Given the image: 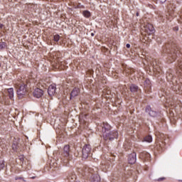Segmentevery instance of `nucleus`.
<instances>
[{"label": "nucleus", "mask_w": 182, "mask_h": 182, "mask_svg": "<svg viewBox=\"0 0 182 182\" xmlns=\"http://www.w3.org/2000/svg\"><path fill=\"white\" fill-rule=\"evenodd\" d=\"M163 53L168 55L171 62H174L180 56V47L174 40H170L162 47Z\"/></svg>", "instance_id": "nucleus-1"}, {"label": "nucleus", "mask_w": 182, "mask_h": 182, "mask_svg": "<svg viewBox=\"0 0 182 182\" xmlns=\"http://www.w3.org/2000/svg\"><path fill=\"white\" fill-rule=\"evenodd\" d=\"M17 95L18 97L22 98L28 94V85L22 80H17L15 83Z\"/></svg>", "instance_id": "nucleus-2"}, {"label": "nucleus", "mask_w": 182, "mask_h": 182, "mask_svg": "<svg viewBox=\"0 0 182 182\" xmlns=\"http://www.w3.org/2000/svg\"><path fill=\"white\" fill-rule=\"evenodd\" d=\"M117 137H119V132H117V131H109L107 132V134H103V138L105 141H107V140L112 141L114 140V139H117Z\"/></svg>", "instance_id": "nucleus-3"}, {"label": "nucleus", "mask_w": 182, "mask_h": 182, "mask_svg": "<svg viewBox=\"0 0 182 182\" xmlns=\"http://www.w3.org/2000/svg\"><path fill=\"white\" fill-rule=\"evenodd\" d=\"M82 159H87L92 156V146L90 144H85L82 148Z\"/></svg>", "instance_id": "nucleus-4"}, {"label": "nucleus", "mask_w": 182, "mask_h": 182, "mask_svg": "<svg viewBox=\"0 0 182 182\" xmlns=\"http://www.w3.org/2000/svg\"><path fill=\"white\" fill-rule=\"evenodd\" d=\"M146 113H148V114L151 117H159L160 115V113H159L157 111H154L151 109V107L150 105H147L145 108Z\"/></svg>", "instance_id": "nucleus-5"}, {"label": "nucleus", "mask_w": 182, "mask_h": 182, "mask_svg": "<svg viewBox=\"0 0 182 182\" xmlns=\"http://www.w3.org/2000/svg\"><path fill=\"white\" fill-rule=\"evenodd\" d=\"M143 31H144L146 33H148V35H151L154 33V27L153 24L148 23L144 26Z\"/></svg>", "instance_id": "nucleus-6"}, {"label": "nucleus", "mask_w": 182, "mask_h": 182, "mask_svg": "<svg viewBox=\"0 0 182 182\" xmlns=\"http://www.w3.org/2000/svg\"><path fill=\"white\" fill-rule=\"evenodd\" d=\"M63 156L67 158V160H72V156H70V146L65 145L63 149Z\"/></svg>", "instance_id": "nucleus-7"}, {"label": "nucleus", "mask_w": 182, "mask_h": 182, "mask_svg": "<svg viewBox=\"0 0 182 182\" xmlns=\"http://www.w3.org/2000/svg\"><path fill=\"white\" fill-rule=\"evenodd\" d=\"M101 129L103 134H106L107 133L109 132L112 130V126L109 124L107 122H104L101 125Z\"/></svg>", "instance_id": "nucleus-8"}, {"label": "nucleus", "mask_w": 182, "mask_h": 182, "mask_svg": "<svg viewBox=\"0 0 182 182\" xmlns=\"http://www.w3.org/2000/svg\"><path fill=\"white\" fill-rule=\"evenodd\" d=\"M139 159L143 161H150V154L147 151H142L139 154Z\"/></svg>", "instance_id": "nucleus-9"}, {"label": "nucleus", "mask_w": 182, "mask_h": 182, "mask_svg": "<svg viewBox=\"0 0 182 182\" xmlns=\"http://www.w3.org/2000/svg\"><path fill=\"white\" fill-rule=\"evenodd\" d=\"M166 147V143L164 141H161L159 142H157L156 146H155V150H157L160 153L163 151V149Z\"/></svg>", "instance_id": "nucleus-10"}, {"label": "nucleus", "mask_w": 182, "mask_h": 182, "mask_svg": "<svg viewBox=\"0 0 182 182\" xmlns=\"http://www.w3.org/2000/svg\"><path fill=\"white\" fill-rule=\"evenodd\" d=\"M137 155L136 154V152H133L128 156V163L129 164H134L136 163Z\"/></svg>", "instance_id": "nucleus-11"}, {"label": "nucleus", "mask_w": 182, "mask_h": 182, "mask_svg": "<svg viewBox=\"0 0 182 182\" xmlns=\"http://www.w3.org/2000/svg\"><path fill=\"white\" fill-rule=\"evenodd\" d=\"M33 95L34 97L39 99V97H42V96H43V90H42L41 88H36L33 92Z\"/></svg>", "instance_id": "nucleus-12"}, {"label": "nucleus", "mask_w": 182, "mask_h": 182, "mask_svg": "<svg viewBox=\"0 0 182 182\" xmlns=\"http://www.w3.org/2000/svg\"><path fill=\"white\" fill-rule=\"evenodd\" d=\"M48 93L49 96H54L55 93H56V85H50L48 87Z\"/></svg>", "instance_id": "nucleus-13"}, {"label": "nucleus", "mask_w": 182, "mask_h": 182, "mask_svg": "<svg viewBox=\"0 0 182 182\" xmlns=\"http://www.w3.org/2000/svg\"><path fill=\"white\" fill-rule=\"evenodd\" d=\"M79 93H80V90L79 88L75 87L70 93V99H72V97H76Z\"/></svg>", "instance_id": "nucleus-14"}, {"label": "nucleus", "mask_w": 182, "mask_h": 182, "mask_svg": "<svg viewBox=\"0 0 182 182\" xmlns=\"http://www.w3.org/2000/svg\"><path fill=\"white\" fill-rule=\"evenodd\" d=\"M129 90L132 92V93H136V92H139V86H137L136 84H132L129 86Z\"/></svg>", "instance_id": "nucleus-15"}, {"label": "nucleus", "mask_w": 182, "mask_h": 182, "mask_svg": "<svg viewBox=\"0 0 182 182\" xmlns=\"http://www.w3.org/2000/svg\"><path fill=\"white\" fill-rule=\"evenodd\" d=\"M124 72V73H126L127 76H130V75H133V73H134V69L125 68Z\"/></svg>", "instance_id": "nucleus-16"}, {"label": "nucleus", "mask_w": 182, "mask_h": 182, "mask_svg": "<svg viewBox=\"0 0 182 182\" xmlns=\"http://www.w3.org/2000/svg\"><path fill=\"white\" fill-rule=\"evenodd\" d=\"M50 168L53 171L58 168V163L56 161H51L50 163Z\"/></svg>", "instance_id": "nucleus-17"}, {"label": "nucleus", "mask_w": 182, "mask_h": 182, "mask_svg": "<svg viewBox=\"0 0 182 182\" xmlns=\"http://www.w3.org/2000/svg\"><path fill=\"white\" fill-rule=\"evenodd\" d=\"M69 181L74 182L75 180L77 179V177L76 176V174L75 173H70L68 177Z\"/></svg>", "instance_id": "nucleus-18"}, {"label": "nucleus", "mask_w": 182, "mask_h": 182, "mask_svg": "<svg viewBox=\"0 0 182 182\" xmlns=\"http://www.w3.org/2000/svg\"><path fill=\"white\" fill-rule=\"evenodd\" d=\"M91 182H100V176L97 175H92L91 177Z\"/></svg>", "instance_id": "nucleus-19"}, {"label": "nucleus", "mask_w": 182, "mask_h": 182, "mask_svg": "<svg viewBox=\"0 0 182 182\" xmlns=\"http://www.w3.org/2000/svg\"><path fill=\"white\" fill-rule=\"evenodd\" d=\"M7 92L9 93V97L11 100H14V88H9L7 90Z\"/></svg>", "instance_id": "nucleus-20"}, {"label": "nucleus", "mask_w": 182, "mask_h": 182, "mask_svg": "<svg viewBox=\"0 0 182 182\" xmlns=\"http://www.w3.org/2000/svg\"><path fill=\"white\" fill-rule=\"evenodd\" d=\"M175 9H176V6L171 3H170L167 6V9H168V12H171V11H174Z\"/></svg>", "instance_id": "nucleus-21"}, {"label": "nucleus", "mask_w": 182, "mask_h": 182, "mask_svg": "<svg viewBox=\"0 0 182 182\" xmlns=\"http://www.w3.org/2000/svg\"><path fill=\"white\" fill-rule=\"evenodd\" d=\"M82 15L85 16V18H90L92 16V14H90V11L87 10H85L82 11Z\"/></svg>", "instance_id": "nucleus-22"}, {"label": "nucleus", "mask_w": 182, "mask_h": 182, "mask_svg": "<svg viewBox=\"0 0 182 182\" xmlns=\"http://www.w3.org/2000/svg\"><path fill=\"white\" fill-rule=\"evenodd\" d=\"M115 159H116V155H114V154H111L108 161H109V163H114Z\"/></svg>", "instance_id": "nucleus-23"}, {"label": "nucleus", "mask_w": 182, "mask_h": 182, "mask_svg": "<svg viewBox=\"0 0 182 182\" xmlns=\"http://www.w3.org/2000/svg\"><path fill=\"white\" fill-rule=\"evenodd\" d=\"M19 147V145L18 144V142H14L12 144V149L14 151H17L18 148Z\"/></svg>", "instance_id": "nucleus-24"}, {"label": "nucleus", "mask_w": 182, "mask_h": 182, "mask_svg": "<svg viewBox=\"0 0 182 182\" xmlns=\"http://www.w3.org/2000/svg\"><path fill=\"white\" fill-rule=\"evenodd\" d=\"M132 175H133L132 171H127V172L124 173V176L126 178H129V177H131Z\"/></svg>", "instance_id": "nucleus-25"}, {"label": "nucleus", "mask_w": 182, "mask_h": 182, "mask_svg": "<svg viewBox=\"0 0 182 182\" xmlns=\"http://www.w3.org/2000/svg\"><path fill=\"white\" fill-rule=\"evenodd\" d=\"M144 140L145 141H147V143H151V141H153V138L151 137V136L149 135L144 138Z\"/></svg>", "instance_id": "nucleus-26"}, {"label": "nucleus", "mask_w": 182, "mask_h": 182, "mask_svg": "<svg viewBox=\"0 0 182 182\" xmlns=\"http://www.w3.org/2000/svg\"><path fill=\"white\" fill-rule=\"evenodd\" d=\"M60 39V36H59V34L55 35L53 36V41L55 42H59Z\"/></svg>", "instance_id": "nucleus-27"}, {"label": "nucleus", "mask_w": 182, "mask_h": 182, "mask_svg": "<svg viewBox=\"0 0 182 182\" xmlns=\"http://www.w3.org/2000/svg\"><path fill=\"white\" fill-rule=\"evenodd\" d=\"M166 79H167L168 80H171L173 79V74H171V73H168V74L166 75Z\"/></svg>", "instance_id": "nucleus-28"}, {"label": "nucleus", "mask_w": 182, "mask_h": 182, "mask_svg": "<svg viewBox=\"0 0 182 182\" xmlns=\"http://www.w3.org/2000/svg\"><path fill=\"white\" fill-rule=\"evenodd\" d=\"M4 168H5V163L2 161L1 163H0V171L1 170H4Z\"/></svg>", "instance_id": "nucleus-29"}, {"label": "nucleus", "mask_w": 182, "mask_h": 182, "mask_svg": "<svg viewBox=\"0 0 182 182\" xmlns=\"http://www.w3.org/2000/svg\"><path fill=\"white\" fill-rule=\"evenodd\" d=\"M5 46H6V43H0V49H4Z\"/></svg>", "instance_id": "nucleus-30"}, {"label": "nucleus", "mask_w": 182, "mask_h": 182, "mask_svg": "<svg viewBox=\"0 0 182 182\" xmlns=\"http://www.w3.org/2000/svg\"><path fill=\"white\" fill-rule=\"evenodd\" d=\"M18 159L20 160V161L23 162V160H25V158L23 155H21L18 156Z\"/></svg>", "instance_id": "nucleus-31"}, {"label": "nucleus", "mask_w": 182, "mask_h": 182, "mask_svg": "<svg viewBox=\"0 0 182 182\" xmlns=\"http://www.w3.org/2000/svg\"><path fill=\"white\" fill-rule=\"evenodd\" d=\"M164 180H166V177H161L156 179V181H164Z\"/></svg>", "instance_id": "nucleus-32"}, {"label": "nucleus", "mask_w": 182, "mask_h": 182, "mask_svg": "<svg viewBox=\"0 0 182 182\" xmlns=\"http://www.w3.org/2000/svg\"><path fill=\"white\" fill-rule=\"evenodd\" d=\"M160 4H164V2H166V1L167 0H159Z\"/></svg>", "instance_id": "nucleus-33"}, {"label": "nucleus", "mask_w": 182, "mask_h": 182, "mask_svg": "<svg viewBox=\"0 0 182 182\" xmlns=\"http://www.w3.org/2000/svg\"><path fill=\"white\" fill-rule=\"evenodd\" d=\"M179 21L181 22V23H182V12H181V14L180 16V20Z\"/></svg>", "instance_id": "nucleus-34"}, {"label": "nucleus", "mask_w": 182, "mask_h": 182, "mask_svg": "<svg viewBox=\"0 0 182 182\" xmlns=\"http://www.w3.org/2000/svg\"><path fill=\"white\" fill-rule=\"evenodd\" d=\"M15 180H22V178H21V177H18V176H16V177L15 178Z\"/></svg>", "instance_id": "nucleus-35"}, {"label": "nucleus", "mask_w": 182, "mask_h": 182, "mask_svg": "<svg viewBox=\"0 0 182 182\" xmlns=\"http://www.w3.org/2000/svg\"><path fill=\"white\" fill-rule=\"evenodd\" d=\"M126 48H127L128 49H130V44L127 43L126 45Z\"/></svg>", "instance_id": "nucleus-36"}, {"label": "nucleus", "mask_w": 182, "mask_h": 182, "mask_svg": "<svg viewBox=\"0 0 182 182\" xmlns=\"http://www.w3.org/2000/svg\"><path fill=\"white\" fill-rule=\"evenodd\" d=\"M124 147L126 149V147H127V142H125L124 144Z\"/></svg>", "instance_id": "nucleus-37"}, {"label": "nucleus", "mask_w": 182, "mask_h": 182, "mask_svg": "<svg viewBox=\"0 0 182 182\" xmlns=\"http://www.w3.org/2000/svg\"><path fill=\"white\" fill-rule=\"evenodd\" d=\"M0 28H1V29H2V28H4V24L0 23Z\"/></svg>", "instance_id": "nucleus-38"}, {"label": "nucleus", "mask_w": 182, "mask_h": 182, "mask_svg": "<svg viewBox=\"0 0 182 182\" xmlns=\"http://www.w3.org/2000/svg\"><path fill=\"white\" fill-rule=\"evenodd\" d=\"M73 182H80V181L77 179V180L74 181Z\"/></svg>", "instance_id": "nucleus-39"}, {"label": "nucleus", "mask_w": 182, "mask_h": 182, "mask_svg": "<svg viewBox=\"0 0 182 182\" xmlns=\"http://www.w3.org/2000/svg\"><path fill=\"white\" fill-rule=\"evenodd\" d=\"M31 178L35 179V178H36V176L31 177Z\"/></svg>", "instance_id": "nucleus-40"}, {"label": "nucleus", "mask_w": 182, "mask_h": 182, "mask_svg": "<svg viewBox=\"0 0 182 182\" xmlns=\"http://www.w3.org/2000/svg\"><path fill=\"white\" fill-rule=\"evenodd\" d=\"M139 12H136V16H139Z\"/></svg>", "instance_id": "nucleus-41"}, {"label": "nucleus", "mask_w": 182, "mask_h": 182, "mask_svg": "<svg viewBox=\"0 0 182 182\" xmlns=\"http://www.w3.org/2000/svg\"><path fill=\"white\" fill-rule=\"evenodd\" d=\"M91 36H95V33H91Z\"/></svg>", "instance_id": "nucleus-42"}, {"label": "nucleus", "mask_w": 182, "mask_h": 182, "mask_svg": "<svg viewBox=\"0 0 182 182\" xmlns=\"http://www.w3.org/2000/svg\"><path fill=\"white\" fill-rule=\"evenodd\" d=\"M128 146H131V144H130V143H129V144H128Z\"/></svg>", "instance_id": "nucleus-43"}, {"label": "nucleus", "mask_w": 182, "mask_h": 182, "mask_svg": "<svg viewBox=\"0 0 182 182\" xmlns=\"http://www.w3.org/2000/svg\"><path fill=\"white\" fill-rule=\"evenodd\" d=\"M102 167H105V165L102 164Z\"/></svg>", "instance_id": "nucleus-44"}, {"label": "nucleus", "mask_w": 182, "mask_h": 182, "mask_svg": "<svg viewBox=\"0 0 182 182\" xmlns=\"http://www.w3.org/2000/svg\"><path fill=\"white\" fill-rule=\"evenodd\" d=\"M179 181L182 182V181L179 180Z\"/></svg>", "instance_id": "nucleus-45"}, {"label": "nucleus", "mask_w": 182, "mask_h": 182, "mask_svg": "<svg viewBox=\"0 0 182 182\" xmlns=\"http://www.w3.org/2000/svg\"><path fill=\"white\" fill-rule=\"evenodd\" d=\"M0 68H1V64H0Z\"/></svg>", "instance_id": "nucleus-46"}]
</instances>
